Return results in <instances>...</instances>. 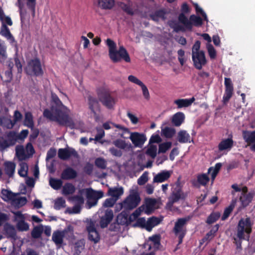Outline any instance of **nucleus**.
Returning a JSON list of instances; mask_svg holds the SVG:
<instances>
[{
  "label": "nucleus",
  "mask_w": 255,
  "mask_h": 255,
  "mask_svg": "<svg viewBox=\"0 0 255 255\" xmlns=\"http://www.w3.org/2000/svg\"><path fill=\"white\" fill-rule=\"evenodd\" d=\"M69 110L64 106L56 95H52L50 110L46 109L43 116L51 121L57 122L61 126H74V123L69 116Z\"/></svg>",
  "instance_id": "nucleus-1"
},
{
  "label": "nucleus",
  "mask_w": 255,
  "mask_h": 255,
  "mask_svg": "<svg viewBox=\"0 0 255 255\" xmlns=\"http://www.w3.org/2000/svg\"><path fill=\"white\" fill-rule=\"evenodd\" d=\"M253 225L254 221L250 217L242 218L239 221L235 232L232 237L233 243L236 246L237 250H242V242L249 240Z\"/></svg>",
  "instance_id": "nucleus-2"
},
{
  "label": "nucleus",
  "mask_w": 255,
  "mask_h": 255,
  "mask_svg": "<svg viewBox=\"0 0 255 255\" xmlns=\"http://www.w3.org/2000/svg\"><path fill=\"white\" fill-rule=\"evenodd\" d=\"M106 44L109 48V57L114 63L119 62L122 60L126 62H130L129 55L123 46H121L119 50H117L116 43L110 38L107 39Z\"/></svg>",
  "instance_id": "nucleus-3"
},
{
  "label": "nucleus",
  "mask_w": 255,
  "mask_h": 255,
  "mask_svg": "<svg viewBox=\"0 0 255 255\" xmlns=\"http://www.w3.org/2000/svg\"><path fill=\"white\" fill-rule=\"evenodd\" d=\"M188 21L190 23L189 24H182L181 25L175 20H170L168 22L169 26L173 29L175 32L180 31L184 32L186 31H191L192 30L193 26L196 27H200L203 25V19L199 16L195 14H192L190 16Z\"/></svg>",
  "instance_id": "nucleus-4"
},
{
  "label": "nucleus",
  "mask_w": 255,
  "mask_h": 255,
  "mask_svg": "<svg viewBox=\"0 0 255 255\" xmlns=\"http://www.w3.org/2000/svg\"><path fill=\"white\" fill-rule=\"evenodd\" d=\"M188 196V192H183L182 186L178 179L172 188V192L168 198L169 203L172 205L180 200H185Z\"/></svg>",
  "instance_id": "nucleus-5"
},
{
  "label": "nucleus",
  "mask_w": 255,
  "mask_h": 255,
  "mask_svg": "<svg viewBox=\"0 0 255 255\" xmlns=\"http://www.w3.org/2000/svg\"><path fill=\"white\" fill-rule=\"evenodd\" d=\"M190 218H181L177 219L175 223L173 231L179 239V244H181L187 233L186 224Z\"/></svg>",
  "instance_id": "nucleus-6"
},
{
  "label": "nucleus",
  "mask_w": 255,
  "mask_h": 255,
  "mask_svg": "<svg viewBox=\"0 0 255 255\" xmlns=\"http://www.w3.org/2000/svg\"><path fill=\"white\" fill-rule=\"evenodd\" d=\"M99 101V99L96 97L91 95L87 97L88 109L90 111V114L94 117L96 121H98L100 119L99 114L101 112V106Z\"/></svg>",
  "instance_id": "nucleus-7"
},
{
  "label": "nucleus",
  "mask_w": 255,
  "mask_h": 255,
  "mask_svg": "<svg viewBox=\"0 0 255 255\" xmlns=\"http://www.w3.org/2000/svg\"><path fill=\"white\" fill-rule=\"evenodd\" d=\"M26 73L29 75L35 76H42L43 71L40 60L35 58L31 59L28 63Z\"/></svg>",
  "instance_id": "nucleus-8"
},
{
  "label": "nucleus",
  "mask_w": 255,
  "mask_h": 255,
  "mask_svg": "<svg viewBox=\"0 0 255 255\" xmlns=\"http://www.w3.org/2000/svg\"><path fill=\"white\" fill-rule=\"evenodd\" d=\"M140 202V198L138 193L133 190L126 198L122 204L123 208L132 210L136 208Z\"/></svg>",
  "instance_id": "nucleus-9"
},
{
  "label": "nucleus",
  "mask_w": 255,
  "mask_h": 255,
  "mask_svg": "<svg viewBox=\"0 0 255 255\" xmlns=\"http://www.w3.org/2000/svg\"><path fill=\"white\" fill-rule=\"evenodd\" d=\"M104 193L102 191H95L92 188L86 189L87 204L89 208L96 206L98 200L102 198Z\"/></svg>",
  "instance_id": "nucleus-10"
},
{
  "label": "nucleus",
  "mask_w": 255,
  "mask_h": 255,
  "mask_svg": "<svg viewBox=\"0 0 255 255\" xmlns=\"http://www.w3.org/2000/svg\"><path fill=\"white\" fill-rule=\"evenodd\" d=\"M98 98L103 105L108 109H112L115 105V99L111 95L108 91H101L98 93Z\"/></svg>",
  "instance_id": "nucleus-11"
},
{
  "label": "nucleus",
  "mask_w": 255,
  "mask_h": 255,
  "mask_svg": "<svg viewBox=\"0 0 255 255\" xmlns=\"http://www.w3.org/2000/svg\"><path fill=\"white\" fill-rule=\"evenodd\" d=\"M192 58L194 66L198 70L201 69L203 66L207 63L205 53L203 51H200L199 53H192Z\"/></svg>",
  "instance_id": "nucleus-12"
},
{
  "label": "nucleus",
  "mask_w": 255,
  "mask_h": 255,
  "mask_svg": "<svg viewBox=\"0 0 255 255\" xmlns=\"http://www.w3.org/2000/svg\"><path fill=\"white\" fill-rule=\"evenodd\" d=\"M129 138L134 146L140 148L146 140V136L144 133L137 132H131Z\"/></svg>",
  "instance_id": "nucleus-13"
},
{
  "label": "nucleus",
  "mask_w": 255,
  "mask_h": 255,
  "mask_svg": "<svg viewBox=\"0 0 255 255\" xmlns=\"http://www.w3.org/2000/svg\"><path fill=\"white\" fill-rule=\"evenodd\" d=\"M58 156L60 159L65 160L71 156L77 157L78 155L75 149L68 147L59 148L58 151Z\"/></svg>",
  "instance_id": "nucleus-14"
},
{
  "label": "nucleus",
  "mask_w": 255,
  "mask_h": 255,
  "mask_svg": "<svg viewBox=\"0 0 255 255\" xmlns=\"http://www.w3.org/2000/svg\"><path fill=\"white\" fill-rule=\"evenodd\" d=\"M225 91L223 100L224 103H226L230 100L233 94L234 87L231 78H225Z\"/></svg>",
  "instance_id": "nucleus-15"
},
{
  "label": "nucleus",
  "mask_w": 255,
  "mask_h": 255,
  "mask_svg": "<svg viewBox=\"0 0 255 255\" xmlns=\"http://www.w3.org/2000/svg\"><path fill=\"white\" fill-rule=\"evenodd\" d=\"M181 12L178 16V20L179 23L181 24H189L190 23L188 21V17L185 15L186 14H188L190 12L191 9L188 4L186 2L182 3L181 7Z\"/></svg>",
  "instance_id": "nucleus-16"
},
{
  "label": "nucleus",
  "mask_w": 255,
  "mask_h": 255,
  "mask_svg": "<svg viewBox=\"0 0 255 255\" xmlns=\"http://www.w3.org/2000/svg\"><path fill=\"white\" fill-rule=\"evenodd\" d=\"M94 4L102 10H111L115 5V0H94Z\"/></svg>",
  "instance_id": "nucleus-17"
},
{
  "label": "nucleus",
  "mask_w": 255,
  "mask_h": 255,
  "mask_svg": "<svg viewBox=\"0 0 255 255\" xmlns=\"http://www.w3.org/2000/svg\"><path fill=\"white\" fill-rule=\"evenodd\" d=\"M78 176V172L72 167L68 166L65 168L61 174V178L65 180L75 179Z\"/></svg>",
  "instance_id": "nucleus-18"
},
{
  "label": "nucleus",
  "mask_w": 255,
  "mask_h": 255,
  "mask_svg": "<svg viewBox=\"0 0 255 255\" xmlns=\"http://www.w3.org/2000/svg\"><path fill=\"white\" fill-rule=\"evenodd\" d=\"M254 196V193L252 192H249V194L240 195L239 201L241 205L239 207L238 210L241 211L248 207L252 202Z\"/></svg>",
  "instance_id": "nucleus-19"
},
{
  "label": "nucleus",
  "mask_w": 255,
  "mask_h": 255,
  "mask_svg": "<svg viewBox=\"0 0 255 255\" xmlns=\"http://www.w3.org/2000/svg\"><path fill=\"white\" fill-rule=\"evenodd\" d=\"M114 214L112 210L106 211L105 215L100 219V225L102 228H106L113 219Z\"/></svg>",
  "instance_id": "nucleus-20"
},
{
  "label": "nucleus",
  "mask_w": 255,
  "mask_h": 255,
  "mask_svg": "<svg viewBox=\"0 0 255 255\" xmlns=\"http://www.w3.org/2000/svg\"><path fill=\"white\" fill-rule=\"evenodd\" d=\"M16 218L21 219L19 221L16 225V228L19 231H26L29 229V225L24 220L23 215L20 212H17L15 213Z\"/></svg>",
  "instance_id": "nucleus-21"
},
{
  "label": "nucleus",
  "mask_w": 255,
  "mask_h": 255,
  "mask_svg": "<svg viewBox=\"0 0 255 255\" xmlns=\"http://www.w3.org/2000/svg\"><path fill=\"white\" fill-rule=\"evenodd\" d=\"M177 140L181 143H190L193 142L190 134L185 130H181L178 132Z\"/></svg>",
  "instance_id": "nucleus-22"
},
{
  "label": "nucleus",
  "mask_w": 255,
  "mask_h": 255,
  "mask_svg": "<svg viewBox=\"0 0 255 255\" xmlns=\"http://www.w3.org/2000/svg\"><path fill=\"white\" fill-rule=\"evenodd\" d=\"M171 176L169 171L163 170L156 174L153 178V182L161 183L168 179Z\"/></svg>",
  "instance_id": "nucleus-23"
},
{
  "label": "nucleus",
  "mask_w": 255,
  "mask_h": 255,
  "mask_svg": "<svg viewBox=\"0 0 255 255\" xmlns=\"http://www.w3.org/2000/svg\"><path fill=\"white\" fill-rule=\"evenodd\" d=\"M243 137L248 145H251L255 143V130H244L243 131Z\"/></svg>",
  "instance_id": "nucleus-24"
},
{
  "label": "nucleus",
  "mask_w": 255,
  "mask_h": 255,
  "mask_svg": "<svg viewBox=\"0 0 255 255\" xmlns=\"http://www.w3.org/2000/svg\"><path fill=\"white\" fill-rule=\"evenodd\" d=\"M234 144V141L232 137L223 139L218 144V149L220 151L226 149H230Z\"/></svg>",
  "instance_id": "nucleus-25"
},
{
  "label": "nucleus",
  "mask_w": 255,
  "mask_h": 255,
  "mask_svg": "<svg viewBox=\"0 0 255 255\" xmlns=\"http://www.w3.org/2000/svg\"><path fill=\"white\" fill-rule=\"evenodd\" d=\"M65 231H56L53 232L52 236V240L56 245H60L63 242L65 237Z\"/></svg>",
  "instance_id": "nucleus-26"
},
{
  "label": "nucleus",
  "mask_w": 255,
  "mask_h": 255,
  "mask_svg": "<svg viewBox=\"0 0 255 255\" xmlns=\"http://www.w3.org/2000/svg\"><path fill=\"white\" fill-rule=\"evenodd\" d=\"M185 115L182 112H177L172 118L171 122L175 127H179L184 122Z\"/></svg>",
  "instance_id": "nucleus-27"
},
{
  "label": "nucleus",
  "mask_w": 255,
  "mask_h": 255,
  "mask_svg": "<svg viewBox=\"0 0 255 255\" xmlns=\"http://www.w3.org/2000/svg\"><path fill=\"white\" fill-rule=\"evenodd\" d=\"M156 203L155 199L149 198L146 200L145 206L144 208V213L149 215L154 210V206Z\"/></svg>",
  "instance_id": "nucleus-28"
},
{
  "label": "nucleus",
  "mask_w": 255,
  "mask_h": 255,
  "mask_svg": "<svg viewBox=\"0 0 255 255\" xmlns=\"http://www.w3.org/2000/svg\"><path fill=\"white\" fill-rule=\"evenodd\" d=\"M195 101V98L192 97L190 99H178L174 101V103L177 105L178 108L188 107L190 106Z\"/></svg>",
  "instance_id": "nucleus-29"
},
{
  "label": "nucleus",
  "mask_w": 255,
  "mask_h": 255,
  "mask_svg": "<svg viewBox=\"0 0 255 255\" xmlns=\"http://www.w3.org/2000/svg\"><path fill=\"white\" fill-rule=\"evenodd\" d=\"M108 193L109 196L117 199L124 194V189L122 187L110 188Z\"/></svg>",
  "instance_id": "nucleus-30"
},
{
  "label": "nucleus",
  "mask_w": 255,
  "mask_h": 255,
  "mask_svg": "<svg viewBox=\"0 0 255 255\" xmlns=\"http://www.w3.org/2000/svg\"><path fill=\"white\" fill-rule=\"evenodd\" d=\"M237 203V199H233L230 204V205L226 208L224 210V213L223 216H222V220L224 221L226 220L230 216V214L233 211L234 208H235Z\"/></svg>",
  "instance_id": "nucleus-31"
},
{
  "label": "nucleus",
  "mask_w": 255,
  "mask_h": 255,
  "mask_svg": "<svg viewBox=\"0 0 255 255\" xmlns=\"http://www.w3.org/2000/svg\"><path fill=\"white\" fill-rule=\"evenodd\" d=\"M160 221L161 220L158 218L154 216L149 218L146 221V230L149 232L151 231L154 227L160 223Z\"/></svg>",
  "instance_id": "nucleus-32"
},
{
  "label": "nucleus",
  "mask_w": 255,
  "mask_h": 255,
  "mask_svg": "<svg viewBox=\"0 0 255 255\" xmlns=\"http://www.w3.org/2000/svg\"><path fill=\"white\" fill-rule=\"evenodd\" d=\"M23 125L29 128L34 127L33 117L31 112H27L25 113Z\"/></svg>",
  "instance_id": "nucleus-33"
},
{
  "label": "nucleus",
  "mask_w": 255,
  "mask_h": 255,
  "mask_svg": "<svg viewBox=\"0 0 255 255\" xmlns=\"http://www.w3.org/2000/svg\"><path fill=\"white\" fill-rule=\"evenodd\" d=\"M5 172L9 176L12 177L14 174L15 168V164L14 162L7 161L4 163Z\"/></svg>",
  "instance_id": "nucleus-34"
},
{
  "label": "nucleus",
  "mask_w": 255,
  "mask_h": 255,
  "mask_svg": "<svg viewBox=\"0 0 255 255\" xmlns=\"http://www.w3.org/2000/svg\"><path fill=\"white\" fill-rule=\"evenodd\" d=\"M1 193L3 196L2 199L4 201L11 200L13 201L16 195L10 190L4 189L1 190Z\"/></svg>",
  "instance_id": "nucleus-35"
},
{
  "label": "nucleus",
  "mask_w": 255,
  "mask_h": 255,
  "mask_svg": "<svg viewBox=\"0 0 255 255\" xmlns=\"http://www.w3.org/2000/svg\"><path fill=\"white\" fill-rule=\"evenodd\" d=\"M63 193L67 195L72 194L75 191L74 186L71 183H66L63 187Z\"/></svg>",
  "instance_id": "nucleus-36"
},
{
  "label": "nucleus",
  "mask_w": 255,
  "mask_h": 255,
  "mask_svg": "<svg viewBox=\"0 0 255 255\" xmlns=\"http://www.w3.org/2000/svg\"><path fill=\"white\" fill-rule=\"evenodd\" d=\"M0 123L1 125L8 129L12 128L15 125V124L13 123V120L6 118H3L2 119L0 118Z\"/></svg>",
  "instance_id": "nucleus-37"
},
{
  "label": "nucleus",
  "mask_w": 255,
  "mask_h": 255,
  "mask_svg": "<svg viewBox=\"0 0 255 255\" xmlns=\"http://www.w3.org/2000/svg\"><path fill=\"white\" fill-rule=\"evenodd\" d=\"M6 57V47L4 42L0 40V62H4Z\"/></svg>",
  "instance_id": "nucleus-38"
},
{
  "label": "nucleus",
  "mask_w": 255,
  "mask_h": 255,
  "mask_svg": "<svg viewBox=\"0 0 255 255\" xmlns=\"http://www.w3.org/2000/svg\"><path fill=\"white\" fill-rule=\"evenodd\" d=\"M175 129L169 127H165L161 129V132L165 137L170 138L173 137L175 133Z\"/></svg>",
  "instance_id": "nucleus-39"
},
{
  "label": "nucleus",
  "mask_w": 255,
  "mask_h": 255,
  "mask_svg": "<svg viewBox=\"0 0 255 255\" xmlns=\"http://www.w3.org/2000/svg\"><path fill=\"white\" fill-rule=\"evenodd\" d=\"M6 137L7 140L12 146L14 145L18 140L17 133L14 131H9L6 135Z\"/></svg>",
  "instance_id": "nucleus-40"
},
{
  "label": "nucleus",
  "mask_w": 255,
  "mask_h": 255,
  "mask_svg": "<svg viewBox=\"0 0 255 255\" xmlns=\"http://www.w3.org/2000/svg\"><path fill=\"white\" fill-rule=\"evenodd\" d=\"M0 34L6 37L7 39H10L13 38L10 30L5 24L3 23L1 27Z\"/></svg>",
  "instance_id": "nucleus-41"
},
{
  "label": "nucleus",
  "mask_w": 255,
  "mask_h": 255,
  "mask_svg": "<svg viewBox=\"0 0 255 255\" xmlns=\"http://www.w3.org/2000/svg\"><path fill=\"white\" fill-rule=\"evenodd\" d=\"M49 185L54 190H58L62 185V181L60 179L51 178L49 180Z\"/></svg>",
  "instance_id": "nucleus-42"
},
{
  "label": "nucleus",
  "mask_w": 255,
  "mask_h": 255,
  "mask_svg": "<svg viewBox=\"0 0 255 255\" xmlns=\"http://www.w3.org/2000/svg\"><path fill=\"white\" fill-rule=\"evenodd\" d=\"M20 169L18 170V174L22 177H26L28 172V165L26 162H22L19 164Z\"/></svg>",
  "instance_id": "nucleus-43"
},
{
  "label": "nucleus",
  "mask_w": 255,
  "mask_h": 255,
  "mask_svg": "<svg viewBox=\"0 0 255 255\" xmlns=\"http://www.w3.org/2000/svg\"><path fill=\"white\" fill-rule=\"evenodd\" d=\"M107 164V161L103 157H98L95 160V165L100 169H105Z\"/></svg>",
  "instance_id": "nucleus-44"
},
{
  "label": "nucleus",
  "mask_w": 255,
  "mask_h": 255,
  "mask_svg": "<svg viewBox=\"0 0 255 255\" xmlns=\"http://www.w3.org/2000/svg\"><path fill=\"white\" fill-rule=\"evenodd\" d=\"M88 239L93 242L95 244H97L100 241V237L99 233L97 230L88 233Z\"/></svg>",
  "instance_id": "nucleus-45"
},
{
  "label": "nucleus",
  "mask_w": 255,
  "mask_h": 255,
  "mask_svg": "<svg viewBox=\"0 0 255 255\" xmlns=\"http://www.w3.org/2000/svg\"><path fill=\"white\" fill-rule=\"evenodd\" d=\"M220 217L219 212H213L207 218L206 223L208 224H212L216 222Z\"/></svg>",
  "instance_id": "nucleus-46"
},
{
  "label": "nucleus",
  "mask_w": 255,
  "mask_h": 255,
  "mask_svg": "<svg viewBox=\"0 0 255 255\" xmlns=\"http://www.w3.org/2000/svg\"><path fill=\"white\" fill-rule=\"evenodd\" d=\"M165 12L162 9H160L155 11L154 13L151 15L152 19L154 21H157L159 18L163 19H165Z\"/></svg>",
  "instance_id": "nucleus-47"
},
{
  "label": "nucleus",
  "mask_w": 255,
  "mask_h": 255,
  "mask_svg": "<svg viewBox=\"0 0 255 255\" xmlns=\"http://www.w3.org/2000/svg\"><path fill=\"white\" fill-rule=\"evenodd\" d=\"M172 143L170 141L162 143L159 145L158 153H165L171 148Z\"/></svg>",
  "instance_id": "nucleus-48"
},
{
  "label": "nucleus",
  "mask_w": 255,
  "mask_h": 255,
  "mask_svg": "<svg viewBox=\"0 0 255 255\" xmlns=\"http://www.w3.org/2000/svg\"><path fill=\"white\" fill-rule=\"evenodd\" d=\"M149 241L153 243L154 247L157 249L160 245L161 237L159 235H154L149 238Z\"/></svg>",
  "instance_id": "nucleus-49"
},
{
  "label": "nucleus",
  "mask_w": 255,
  "mask_h": 255,
  "mask_svg": "<svg viewBox=\"0 0 255 255\" xmlns=\"http://www.w3.org/2000/svg\"><path fill=\"white\" fill-rule=\"evenodd\" d=\"M65 207V201L63 199V198H58L56 200H55L54 205V208L55 209L58 210Z\"/></svg>",
  "instance_id": "nucleus-50"
},
{
  "label": "nucleus",
  "mask_w": 255,
  "mask_h": 255,
  "mask_svg": "<svg viewBox=\"0 0 255 255\" xmlns=\"http://www.w3.org/2000/svg\"><path fill=\"white\" fill-rule=\"evenodd\" d=\"M146 154L150 156L151 158H154L156 156L157 147L156 145H151L146 150Z\"/></svg>",
  "instance_id": "nucleus-51"
},
{
  "label": "nucleus",
  "mask_w": 255,
  "mask_h": 255,
  "mask_svg": "<svg viewBox=\"0 0 255 255\" xmlns=\"http://www.w3.org/2000/svg\"><path fill=\"white\" fill-rule=\"evenodd\" d=\"M42 233V228L40 227H36L34 228L31 233V237L34 239L40 238Z\"/></svg>",
  "instance_id": "nucleus-52"
},
{
  "label": "nucleus",
  "mask_w": 255,
  "mask_h": 255,
  "mask_svg": "<svg viewBox=\"0 0 255 255\" xmlns=\"http://www.w3.org/2000/svg\"><path fill=\"white\" fill-rule=\"evenodd\" d=\"M113 144L118 148L125 149L128 146V144L124 140L117 139L113 141Z\"/></svg>",
  "instance_id": "nucleus-53"
},
{
  "label": "nucleus",
  "mask_w": 255,
  "mask_h": 255,
  "mask_svg": "<svg viewBox=\"0 0 255 255\" xmlns=\"http://www.w3.org/2000/svg\"><path fill=\"white\" fill-rule=\"evenodd\" d=\"M121 8L127 14L130 15H133L134 14V11L132 8L127 4L124 2H121L120 4Z\"/></svg>",
  "instance_id": "nucleus-54"
},
{
  "label": "nucleus",
  "mask_w": 255,
  "mask_h": 255,
  "mask_svg": "<svg viewBox=\"0 0 255 255\" xmlns=\"http://www.w3.org/2000/svg\"><path fill=\"white\" fill-rule=\"evenodd\" d=\"M13 202L16 205L22 207L26 204L27 200L25 197H20L18 198H16L15 197Z\"/></svg>",
  "instance_id": "nucleus-55"
},
{
  "label": "nucleus",
  "mask_w": 255,
  "mask_h": 255,
  "mask_svg": "<svg viewBox=\"0 0 255 255\" xmlns=\"http://www.w3.org/2000/svg\"><path fill=\"white\" fill-rule=\"evenodd\" d=\"M134 227H138L146 230V222L144 218H138L134 225Z\"/></svg>",
  "instance_id": "nucleus-56"
},
{
  "label": "nucleus",
  "mask_w": 255,
  "mask_h": 255,
  "mask_svg": "<svg viewBox=\"0 0 255 255\" xmlns=\"http://www.w3.org/2000/svg\"><path fill=\"white\" fill-rule=\"evenodd\" d=\"M198 182L202 185L205 186L209 181V178L205 174H201L197 177Z\"/></svg>",
  "instance_id": "nucleus-57"
},
{
  "label": "nucleus",
  "mask_w": 255,
  "mask_h": 255,
  "mask_svg": "<svg viewBox=\"0 0 255 255\" xmlns=\"http://www.w3.org/2000/svg\"><path fill=\"white\" fill-rule=\"evenodd\" d=\"M148 172H144L137 179V183L139 185H143L148 181Z\"/></svg>",
  "instance_id": "nucleus-58"
},
{
  "label": "nucleus",
  "mask_w": 255,
  "mask_h": 255,
  "mask_svg": "<svg viewBox=\"0 0 255 255\" xmlns=\"http://www.w3.org/2000/svg\"><path fill=\"white\" fill-rule=\"evenodd\" d=\"M207 48L210 58L212 59H215L216 57L217 53L213 46L209 44L207 45Z\"/></svg>",
  "instance_id": "nucleus-59"
},
{
  "label": "nucleus",
  "mask_w": 255,
  "mask_h": 255,
  "mask_svg": "<svg viewBox=\"0 0 255 255\" xmlns=\"http://www.w3.org/2000/svg\"><path fill=\"white\" fill-rule=\"evenodd\" d=\"M12 146L6 139H4L3 137H0V151H3L6 148Z\"/></svg>",
  "instance_id": "nucleus-60"
},
{
  "label": "nucleus",
  "mask_w": 255,
  "mask_h": 255,
  "mask_svg": "<svg viewBox=\"0 0 255 255\" xmlns=\"http://www.w3.org/2000/svg\"><path fill=\"white\" fill-rule=\"evenodd\" d=\"M93 165L90 163L87 162L83 168L84 172L87 175H91L93 171Z\"/></svg>",
  "instance_id": "nucleus-61"
},
{
  "label": "nucleus",
  "mask_w": 255,
  "mask_h": 255,
  "mask_svg": "<svg viewBox=\"0 0 255 255\" xmlns=\"http://www.w3.org/2000/svg\"><path fill=\"white\" fill-rule=\"evenodd\" d=\"M56 155V150L55 148L51 147L47 151L46 157V160L48 161L54 157Z\"/></svg>",
  "instance_id": "nucleus-62"
},
{
  "label": "nucleus",
  "mask_w": 255,
  "mask_h": 255,
  "mask_svg": "<svg viewBox=\"0 0 255 255\" xmlns=\"http://www.w3.org/2000/svg\"><path fill=\"white\" fill-rule=\"evenodd\" d=\"M178 54V59L181 66L184 64L185 61L184 59V56L185 55V51L182 49H179L177 51Z\"/></svg>",
  "instance_id": "nucleus-63"
},
{
  "label": "nucleus",
  "mask_w": 255,
  "mask_h": 255,
  "mask_svg": "<svg viewBox=\"0 0 255 255\" xmlns=\"http://www.w3.org/2000/svg\"><path fill=\"white\" fill-rule=\"evenodd\" d=\"M36 0H27L26 5L28 8L33 12V14L35 13V8L36 5Z\"/></svg>",
  "instance_id": "nucleus-64"
}]
</instances>
